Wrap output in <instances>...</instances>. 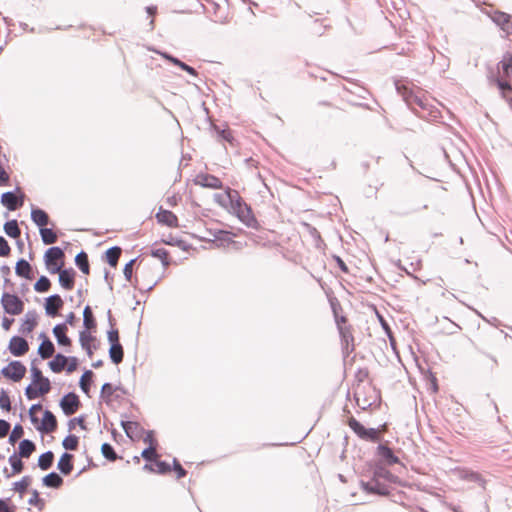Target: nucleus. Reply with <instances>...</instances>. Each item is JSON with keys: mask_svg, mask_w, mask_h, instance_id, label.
<instances>
[{"mask_svg": "<svg viewBox=\"0 0 512 512\" xmlns=\"http://www.w3.org/2000/svg\"><path fill=\"white\" fill-rule=\"evenodd\" d=\"M376 455L388 465H393L400 462L399 457L394 454L393 450L388 446L387 443H379L376 449Z\"/></svg>", "mask_w": 512, "mask_h": 512, "instance_id": "nucleus-12", "label": "nucleus"}, {"mask_svg": "<svg viewBox=\"0 0 512 512\" xmlns=\"http://www.w3.org/2000/svg\"><path fill=\"white\" fill-rule=\"evenodd\" d=\"M53 461H54V453L52 451H46L39 456L38 467L41 470L46 471L52 467Z\"/></svg>", "mask_w": 512, "mask_h": 512, "instance_id": "nucleus-36", "label": "nucleus"}, {"mask_svg": "<svg viewBox=\"0 0 512 512\" xmlns=\"http://www.w3.org/2000/svg\"><path fill=\"white\" fill-rule=\"evenodd\" d=\"M39 232L45 245L54 244L58 240V235L52 228L43 227L39 229Z\"/></svg>", "mask_w": 512, "mask_h": 512, "instance_id": "nucleus-37", "label": "nucleus"}, {"mask_svg": "<svg viewBox=\"0 0 512 512\" xmlns=\"http://www.w3.org/2000/svg\"><path fill=\"white\" fill-rule=\"evenodd\" d=\"M151 256L160 259L164 267L170 264L169 252L164 248L152 249Z\"/></svg>", "mask_w": 512, "mask_h": 512, "instance_id": "nucleus-44", "label": "nucleus"}, {"mask_svg": "<svg viewBox=\"0 0 512 512\" xmlns=\"http://www.w3.org/2000/svg\"><path fill=\"white\" fill-rule=\"evenodd\" d=\"M10 498L1 499L0 498V512H15L16 507L14 505H9Z\"/></svg>", "mask_w": 512, "mask_h": 512, "instance_id": "nucleus-64", "label": "nucleus"}, {"mask_svg": "<svg viewBox=\"0 0 512 512\" xmlns=\"http://www.w3.org/2000/svg\"><path fill=\"white\" fill-rule=\"evenodd\" d=\"M348 426L351 430L361 439L366 435L367 429L362 423L356 420L354 417L348 419Z\"/></svg>", "mask_w": 512, "mask_h": 512, "instance_id": "nucleus-38", "label": "nucleus"}, {"mask_svg": "<svg viewBox=\"0 0 512 512\" xmlns=\"http://www.w3.org/2000/svg\"><path fill=\"white\" fill-rule=\"evenodd\" d=\"M36 450V445L29 439H23L19 443L18 455L23 458H29Z\"/></svg>", "mask_w": 512, "mask_h": 512, "instance_id": "nucleus-29", "label": "nucleus"}, {"mask_svg": "<svg viewBox=\"0 0 512 512\" xmlns=\"http://www.w3.org/2000/svg\"><path fill=\"white\" fill-rule=\"evenodd\" d=\"M24 434L23 427L20 424H16L9 436V442L14 444L18 439H20Z\"/></svg>", "mask_w": 512, "mask_h": 512, "instance_id": "nucleus-56", "label": "nucleus"}, {"mask_svg": "<svg viewBox=\"0 0 512 512\" xmlns=\"http://www.w3.org/2000/svg\"><path fill=\"white\" fill-rule=\"evenodd\" d=\"M137 261V258L131 259L123 269V273L125 276V279L132 283V277H133V265Z\"/></svg>", "mask_w": 512, "mask_h": 512, "instance_id": "nucleus-60", "label": "nucleus"}, {"mask_svg": "<svg viewBox=\"0 0 512 512\" xmlns=\"http://www.w3.org/2000/svg\"><path fill=\"white\" fill-rule=\"evenodd\" d=\"M3 228L5 233L11 238H18L20 236L21 230L18 226L17 220L15 219L7 221Z\"/></svg>", "mask_w": 512, "mask_h": 512, "instance_id": "nucleus-39", "label": "nucleus"}, {"mask_svg": "<svg viewBox=\"0 0 512 512\" xmlns=\"http://www.w3.org/2000/svg\"><path fill=\"white\" fill-rule=\"evenodd\" d=\"M122 249L119 246H113L106 250L105 259L111 267H116L121 255Z\"/></svg>", "mask_w": 512, "mask_h": 512, "instance_id": "nucleus-33", "label": "nucleus"}, {"mask_svg": "<svg viewBox=\"0 0 512 512\" xmlns=\"http://www.w3.org/2000/svg\"><path fill=\"white\" fill-rule=\"evenodd\" d=\"M101 453H102L103 457L109 461H115L118 459V455L115 452L114 447L109 443L102 444Z\"/></svg>", "mask_w": 512, "mask_h": 512, "instance_id": "nucleus-45", "label": "nucleus"}, {"mask_svg": "<svg viewBox=\"0 0 512 512\" xmlns=\"http://www.w3.org/2000/svg\"><path fill=\"white\" fill-rule=\"evenodd\" d=\"M21 458L22 457H20L17 453H13L9 457V464L11 465L14 474H19L24 469V463L22 462Z\"/></svg>", "mask_w": 512, "mask_h": 512, "instance_id": "nucleus-42", "label": "nucleus"}, {"mask_svg": "<svg viewBox=\"0 0 512 512\" xmlns=\"http://www.w3.org/2000/svg\"><path fill=\"white\" fill-rule=\"evenodd\" d=\"M109 357H110L111 361L116 365H118L119 363H121L123 361L124 350H123V346L121 345V343L110 344Z\"/></svg>", "mask_w": 512, "mask_h": 512, "instance_id": "nucleus-30", "label": "nucleus"}, {"mask_svg": "<svg viewBox=\"0 0 512 512\" xmlns=\"http://www.w3.org/2000/svg\"><path fill=\"white\" fill-rule=\"evenodd\" d=\"M37 325V313L35 310H30L25 314V319L21 325L20 332L24 334L31 333Z\"/></svg>", "mask_w": 512, "mask_h": 512, "instance_id": "nucleus-22", "label": "nucleus"}, {"mask_svg": "<svg viewBox=\"0 0 512 512\" xmlns=\"http://www.w3.org/2000/svg\"><path fill=\"white\" fill-rule=\"evenodd\" d=\"M34 425L36 426V429L40 433L49 434L57 429V419L56 416L50 410H45L43 412L42 422H38V424Z\"/></svg>", "mask_w": 512, "mask_h": 512, "instance_id": "nucleus-9", "label": "nucleus"}, {"mask_svg": "<svg viewBox=\"0 0 512 512\" xmlns=\"http://www.w3.org/2000/svg\"><path fill=\"white\" fill-rule=\"evenodd\" d=\"M156 219L160 224L167 225L169 227H178L177 216L172 211L165 210L162 207H160L156 214Z\"/></svg>", "mask_w": 512, "mask_h": 512, "instance_id": "nucleus-17", "label": "nucleus"}, {"mask_svg": "<svg viewBox=\"0 0 512 512\" xmlns=\"http://www.w3.org/2000/svg\"><path fill=\"white\" fill-rule=\"evenodd\" d=\"M78 445H79V437L76 435H73V434L67 435L62 441V446L68 451L77 450Z\"/></svg>", "mask_w": 512, "mask_h": 512, "instance_id": "nucleus-41", "label": "nucleus"}, {"mask_svg": "<svg viewBox=\"0 0 512 512\" xmlns=\"http://www.w3.org/2000/svg\"><path fill=\"white\" fill-rule=\"evenodd\" d=\"M171 63L178 66L179 68H181L183 71H186L187 73H189L190 75H193V76H196L197 75V72L196 70L192 67V66H189L188 64L184 63L183 61H181L180 59L178 58H173L171 59Z\"/></svg>", "mask_w": 512, "mask_h": 512, "instance_id": "nucleus-54", "label": "nucleus"}, {"mask_svg": "<svg viewBox=\"0 0 512 512\" xmlns=\"http://www.w3.org/2000/svg\"><path fill=\"white\" fill-rule=\"evenodd\" d=\"M28 504L37 507L40 511L45 507V501L40 498L39 492L35 489L31 491V497L28 500Z\"/></svg>", "mask_w": 512, "mask_h": 512, "instance_id": "nucleus-48", "label": "nucleus"}, {"mask_svg": "<svg viewBox=\"0 0 512 512\" xmlns=\"http://www.w3.org/2000/svg\"><path fill=\"white\" fill-rule=\"evenodd\" d=\"M363 440L370 441L373 443L379 442L381 440L379 429L368 428Z\"/></svg>", "mask_w": 512, "mask_h": 512, "instance_id": "nucleus-53", "label": "nucleus"}, {"mask_svg": "<svg viewBox=\"0 0 512 512\" xmlns=\"http://www.w3.org/2000/svg\"><path fill=\"white\" fill-rule=\"evenodd\" d=\"M228 202L238 219L247 227L258 229L259 223L253 214L252 208L239 196V193L228 187L226 189Z\"/></svg>", "mask_w": 512, "mask_h": 512, "instance_id": "nucleus-2", "label": "nucleus"}, {"mask_svg": "<svg viewBox=\"0 0 512 512\" xmlns=\"http://www.w3.org/2000/svg\"><path fill=\"white\" fill-rule=\"evenodd\" d=\"M484 13L502 30L511 15L500 10H485Z\"/></svg>", "mask_w": 512, "mask_h": 512, "instance_id": "nucleus-21", "label": "nucleus"}, {"mask_svg": "<svg viewBox=\"0 0 512 512\" xmlns=\"http://www.w3.org/2000/svg\"><path fill=\"white\" fill-rule=\"evenodd\" d=\"M163 242L170 246H176L184 251L189 248V245L184 240L173 237L172 235H170L167 239H163Z\"/></svg>", "mask_w": 512, "mask_h": 512, "instance_id": "nucleus-49", "label": "nucleus"}, {"mask_svg": "<svg viewBox=\"0 0 512 512\" xmlns=\"http://www.w3.org/2000/svg\"><path fill=\"white\" fill-rule=\"evenodd\" d=\"M118 390H120V386H113L111 383L106 382L101 387L100 397L106 404H110L112 401L111 396Z\"/></svg>", "mask_w": 512, "mask_h": 512, "instance_id": "nucleus-35", "label": "nucleus"}, {"mask_svg": "<svg viewBox=\"0 0 512 512\" xmlns=\"http://www.w3.org/2000/svg\"><path fill=\"white\" fill-rule=\"evenodd\" d=\"M212 130L216 133V137L218 141L228 142L230 145H234V137L231 134V131L228 127L220 128L219 126L212 124Z\"/></svg>", "mask_w": 512, "mask_h": 512, "instance_id": "nucleus-27", "label": "nucleus"}, {"mask_svg": "<svg viewBox=\"0 0 512 512\" xmlns=\"http://www.w3.org/2000/svg\"><path fill=\"white\" fill-rule=\"evenodd\" d=\"M26 372V366L18 360L11 361L1 370V374L13 382H19L25 376Z\"/></svg>", "mask_w": 512, "mask_h": 512, "instance_id": "nucleus-5", "label": "nucleus"}, {"mask_svg": "<svg viewBox=\"0 0 512 512\" xmlns=\"http://www.w3.org/2000/svg\"><path fill=\"white\" fill-rule=\"evenodd\" d=\"M55 352V346L50 339L41 341L38 347V354L42 359L50 358Z\"/></svg>", "mask_w": 512, "mask_h": 512, "instance_id": "nucleus-34", "label": "nucleus"}, {"mask_svg": "<svg viewBox=\"0 0 512 512\" xmlns=\"http://www.w3.org/2000/svg\"><path fill=\"white\" fill-rule=\"evenodd\" d=\"M360 485L362 490L368 494L388 496L390 493L388 487L378 480L375 481L373 476L369 481L362 480Z\"/></svg>", "mask_w": 512, "mask_h": 512, "instance_id": "nucleus-8", "label": "nucleus"}, {"mask_svg": "<svg viewBox=\"0 0 512 512\" xmlns=\"http://www.w3.org/2000/svg\"><path fill=\"white\" fill-rule=\"evenodd\" d=\"M121 427L130 439H139L144 435L145 429L134 421H121Z\"/></svg>", "mask_w": 512, "mask_h": 512, "instance_id": "nucleus-14", "label": "nucleus"}, {"mask_svg": "<svg viewBox=\"0 0 512 512\" xmlns=\"http://www.w3.org/2000/svg\"><path fill=\"white\" fill-rule=\"evenodd\" d=\"M141 457L147 462L154 461L157 458L156 448L155 447L145 448L141 453Z\"/></svg>", "mask_w": 512, "mask_h": 512, "instance_id": "nucleus-57", "label": "nucleus"}, {"mask_svg": "<svg viewBox=\"0 0 512 512\" xmlns=\"http://www.w3.org/2000/svg\"><path fill=\"white\" fill-rule=\"evenodd\" d=\"M36 362H37V359H34L31 362V368H30L32 383H34V384H37L43 377H45L43 375L42 371L36 366Z\"/></svg>", "mask_w": 512, "mask_h": 512, "instance_id": "nucleus-50", "label": "nucleus"}, {"mask_svg": "<svg viewBox=\"0 0 512 512\" xmlns=\"http://www.w3.org/2000/svg\"><path fill=\"white\" fill-rule=\"evenodd\" d=\"M503 71L504 76L508 77L512 74V55L507 54L498 64Z\"/></svg>", "mask_w": 512, "mask_h": 512, "instance_id": "nucleus-47", "label": "nucleus"}, {"mask_svg": "<svg viewBox=\"0 0 512 512\" xmlns=\"http://www.w3.org/2000/svg\"><path fill=\"white\" fill-rule=\"evenodd\" d=\"M83 325L85 327L84 331L88 332L95 330L97 327L96 319L89 305H86L83 310Z\"/></svg>", "mask_w": 512, "mask_h": 512, "instance_id": "nucleus-28", "label": "nucleus"}, {"mask_svg": "<svg viewBox=\"0 0 512 512\" xmlns=\"http://www.w3.org/2000/svg\"><path fill=\"white\" fill-rule=\"evenodd\" d=\"M451 461L452 459L450 458V462ZM456 480L463 481L466 483H476L483 488L485 485V480L479 473L464 467L452 466V464L450 463V483H455Z\"/></svg>", "mask_w": 512, "mask_h": 512, "instance_id": "nucleus-3", "label": "nucleus"}, {"mask_svg": "<svg viewBox=\"0 0 512 512\" xmlns=\"http://www.w3.org/2000/svg\"><path fill=\"white\" fill-rule=\"evenodd\" d=\"M0 407L5 411L11 410V400L7 391L2 390L0 393Z\"/></svg>", "mask_w": 512, "mask_h": 512, "instance_id": "nucleus-58", "label": "nucleus"}, {"mask_svg": "<svg viewBox=\"0 0 512 512\" xmlns=\"http://www.w3.org/2000/svg\"><path fill=\"white\" fill-rule=\"evenodd\" d=\"M173 470L176 472L178 479L184 478L187 475V471L176 458L173 459Z\"/></svg>", "mask_w": 512, "mask_h": 512, "instance_id": "nucleus-63", "label": "nucleus"}, {"mask_svg": "<svg viewBox=\"0 0 512 512\" xmlns=\"http://www.w3.org/2000/svg\"><path fill=\"white\" fill-rule=\"evenodd\" d=\"M31 483L30 476H24L20 481L13 483V490L23 495Z\"/></svg>", "mask_w": 512, "mask_h": 512, "instance_id": "nucleus-46", "label": "nucleus"}, {"mask_svg": "<svg viewBox=\"0 0 512 512\" xmlns=\"http://www.w3.org/2000/svg\"><path fill=\"white\" fill-rule=\"evenodd\" d=\"M195 184L200 185L205 188H211V189H222L223 188V183L218 177L211 175V174H205V173H201V174L197 175V177L195 179Z\"/></svg>", "mask_w": 512, "mask_h": 512, "instance_id": "nucleus-13", "label": "nucleus"}, {"mask_svg": "<svg viewBox=\"0 0 512 512\" xmlns=\"http://www.w3.org/2000/svg\"><path fill=\"white\" fill-rule=\"evenodd\" d=\"M68 357L57 353L54 358L49 361L48 365L54 373H60L64 370L65 364L67 363Z\"/></svg>", "mask_w": 512, "mask_h": 512, "instance_id": "nucleus-31", "label": "nucleus"}, {"mask_svg": "<svg viewBox=\"0 0 512 512\" xmlns=\"http://www.w3.org/2000/svg\"><path fill=\"white\" fill-rule=\"evenodd\" d=\"M8 349L15 357H21L29 350L28 342L21 336H13L10 339Z\"/></svg>", "mask_w": 512, "mask_h": 512, "instance_id": "nucleus-11", "label": "nucleus"}, {"mask_svg": "<svg viewBox=\"0 0 512 512\" xmlns=\"http://www.w3.org/2000/svg\"><path fill=\"white\" fill-rule=\"evenodd\" d=\"M397 92L402 96L407 106L420 118L429 122H440L442 118L441 111L430 105L426 99L419 96L413 89L409 88L408 83L401 80L395 81Z\"/></svg>", "mask_w": 512, "mask_h": 512, "instance_id": "nucleus-1", "label": "nucleus"}, {"mask_svg": "<svg viewBox=\"0 0 512 512\" xmlns=\"http://www.w3.org/2000/svg\"><path fill=\"white\" fill-rule=\"evenodd\" d=\"M494 82L498 89L504 94L512 90L510 83L500 77H495Z\"/></svg>", "mask_w": 512, "mask_h": 512, "instance_id": "nucleus-59", "label": "nucleus"}, {"mask_svg": "<svg viewBox=\"0 0 512 512\" xmlns=\"http://www.w3.org/2000/svg\"><path fill=\"white\" fill-rule=\"evenodd\" d=\"M64 305V301L59 294L50 295L45 299L44 308L45 313L49 317H56L59 315L58 310Z\"/></svg>", "mask_w": 512, "mask_h": 512, "instance_id": "nucleus-10", "label": "nucleus"}, {"mask_svg": "<svg viewBox=\"0 0 512 512\" xmlns=\"http://www.w3.org/2000/svg\"><path fill=\"white\" fill-rule=\"evenodd\" d=\"M63 482V478L54 471L42 478V484L48 488L58 489L63 485Z\"/></svg>", "mask_w": 512, "mask_h": 512, "instance_id": "nucleus-25", "label": "nucleus"}, {"mask_svg": "<svg viewBox=\"0 0 512 512\" xmlns=\"http://www.w3.org/2000/svg\"><path fill=\"white\" fill-rule=\"evenodd\" d=\"M65 257L63 249L58 246L50 247L44 254V262L48 264V262H63Z\"/></svg>", "mask_w": 512, "mask_h": 512, "instance_id": "nucleus-26", "label": "nucleus"}, {"mask_svg": "<svg viewBox=\"0 0 512 512\" xmlns=\"http://www.w3.org/2000/svg\"><path fill=\"white\" fill-rule=\"evenodd\" d=\"M58 275L61 287L65 290H72L75 284V270L73 268H64Z\"/></svg>", "mask_w": 512, "mask_h": 512, "instance_id": "nucleus-15", "label": "nucleus"}, {"mask_svg": "<svg viewBox=\"0 0 512 512\" xmlns=\"http://www.w3.org/2000/svg\"><path fill=\"white\" fill-rule=\"evenodd\" d=\"M51 287V281L48 277L42 275L34 284V290L39 293L47 292Z\"/></svg>", "mask_w": 512, "mask_h": 512, "instance_id": "nucleus-43", "label": "nucleus"}, {"mask_svg": "<svg viewBox=\"0 0 512 512\" xmlns=\"http://www.w3.org/2000/svg\"><path fill=\"white\" fill-rule=\"evenodd\" d=\"M75 264L83 274L90 273L88 254L85 251L82 250L76 255Z\"/></svg>", "mask_w": 512, "mask_h": 512, "instance_id": "nucleus-32", "label": "nucleus"}, {"mask_svg": "<svg viewBox=\"0 0 512 512\" xmlns=\"http://www.w3.org/2000/svg\"><path fill=\"white\" fill-rule=\"evenodd\" d=\"M25 194L20 192L16 195L14 191H7L1 195V204L10 211H15L24 204Z\"/></svg>", "mask_w": 512, "mask_h": 512, "instance_id": "nucleus-7", "label": "nucleus"}, {"mask_svg": "<svg viewBox=\"0 0 512 512\" xmlns=\"http://www.w3.org/2000/svg\"><path fill=\"white\" fill-rule=\"evenodd\" d=\"M68 328L65 324H56L53 328V335L59 346L70 347L72 340L67 336Z\"/></svg>", "mask_w": 512, "mask_h": 512, "instance_id": "nucleus-16", "label": "nucleus"}, {"mask_svg": "<svg viewBox=\"0 0 512 512\" xmlns=\"http://www.w3.org/2000/svg\"><path fill=\"white\" fill-rule=\"evenodd\" d=\"M155 466L157 467V473L162 475L171 471V466L163 460H155Z\"/></svg>", "mask_w": 512, "mask_h": 512, "instance_id": "nucleus-62", "label": "nucleus"}, {"mask_svg": "<svg viewBox=\"0 0 512 512\" xmlns=\"http://www.w3.org/2000/svg\"><path fill=\"white\" fill-rule=\"evenodd\" d=\"M76 425H79L81 429L86 430V417L85 415H80L78 417H75L73 419H70L68 422V428L69 430H73Z\"/></svg>", "mask_w": 512, "mask_h": 512, "instance_id": "nucleus-52", "label": "nucleus"}, {"mask_svg": "<svg viewBox=\"0 0 512 512\" xmlns=\"http://www.w3.org/2000/svg\"><path fill=\"white\" fill-rule=\"evenodd\" d=\"M96 338L91 334V332L88 331H81L79 333V341L81 344V347L87 352V355L89 357L93 354V349H96L95 346H91V342L95 341Z\"/></svg>", "mask_w": 512, "mask_h": 512, "instance_id": "nucleus-24", "label": "nucleus"}, {"mask_svg": "<svg viewBox=\"0 0 512 512\" xmlns=\"http://www.w3.org/2000/svg\"><path fill=\"white\" fill-rule=\"evenodd\" d=\"M37 386H38V391L40 392V394H42L43 396L48 394L51 390V382L50 380L47 378V377H43L38 383H37Z\"/></svg>", "mask_w": 512, "mask_h": 512, "instance_id": "nucleus-55", "label": "nucleus"}, {"mask_svg": "<svg viewBox=\"0 0 512 512\" xmlns=\"http://www.w3.org/2000/svg\"><path fill=\"white\" fill-rule=\"evenodd\" d=\"M145 436L143 437V441L147 443L148 447H157L158 443L154 435V431L148 430L144 432Z\"/></svg>", "mask_w": 512, "mask_h": 512, "instance_id": "nucleus-61", "label": "nucleus"}, {"mask_svg": "<svg viewBox=\"0 0 512 512\" xmlns=\"http://www.w3.org/2000/svg\"><path fill=\"white\" fill-rule=\"evenodd\" d=\"M94 376L93 371L86 370L80 378L79 386L85 394H89L92 378Z\"/></svg>", "mask_w": 512, "mask_h": 512, "instance_id": "nucleus-40", "label": "nucleus"}, {"mask_svg": "<svg viewBox=\"0 0 512 512\" xmlns=\"http://www.w3.org/2000/svg\"><path fill=\"white\" fill-rule=\"evenodd\" d=\"M15 273L17 276L28 280H31L33 278L32 266L24 258H21L17 261L15 266Z\"/></svg>", "mask_w": 512, "mask_h": 512, "instance_id": "nucleus-23", "label": "nucleus"}, {"mask_svg": "<svg viewBox=\"0 0 512 512\" xmlns=\"http://www.w3.org/2000/svg\"><path fill=\"white\" fill-rule=\"evenodd\" d=\"M31 219L39 227V229L49 224L50 218L46 211L38 207H32Z\"/></svg>", "mask_w": 512, "mask_h": 512, "instance_id": "nucleus-20", "label": "nucleus"}, {"mask_svg": "<svg viewBox=\"0 0 512 512\" xmlns=\"http://www.w3.org/2000/svg\"><path fill=\"white\" fill-rule=\"evenodd\" d=\"M372 476L374 477V480H378L381 482V480L396 483L398 480V477L392 474L389 470H387L383 465L377 464L373 471Z\"/></svg>", "mask_w": 512, "mask_h": 512, "instance_id": "nucleus-18", "label": "nucleus"}, {"mask_svg": "<svg viewBox=\"0 0 512 512\" xmlns=\"http://www.w3.org/2000/svg\"><path fill=\"white\" fill-rule=\"evenodd\" d=\"M73 459L74 456L68 452H64L61 455L57 468L63 475H69L73 471Z\"/></svg>", "mask_w": 512, "mask_h": 512, "instance_id": "nucleus-19", "label": "nucleus"}, {"mask_svg": "<svg viewBox=\"0 0 512 512\" xmlns=\"http://www.w3.org/2000/svg\"><path fill=\"white\" fill-rule=\"evenodd\" d=\"M25 396L27 397V399L29 400H34L36 398H39L41 396H43L42 394H40V392L38 391V386L37 384H34V383H31L29 384L26 388H25Z\"/></svg>", "mask_w": 512, "mask_h": 512, "instance_id": "nucleus-51", "label": "nucleus"}, {"mask_svg": "<svg viewBox=\"0 0 512 512\" xmlns=\"http://www.w3.org/2000/svg\"><path fill=\"white\" fill-rule=\"evenodd\" d=\"M59 406L66 416H71L79 410L81 401L75 392H69L61 398Z\"/></svg>", "mask_w": 512, "mask_h": 512, "instance_id": "nucleus-6", "label": "nucleus"}, {"mask_svg": "<svg viewBox=\"0 0 512 512\" xmlns=\"http://www.w3.org/2000/svg\"><path fill=\"white\" fill-rule=\"evenodd\" d=\"M4 311L10 315H19L24 310V302L16 294L4 292L1 297Z\"/></svg>", "mask_w": 512, "mask_h": 512, "instance_id": "nucleus-4", "label": "nucleus"}]
</instances>
